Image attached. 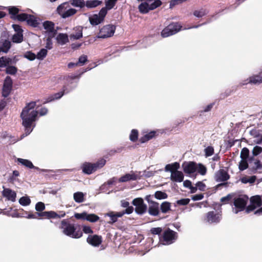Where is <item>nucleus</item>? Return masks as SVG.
<instances>
[{
	"mask_svg": "<svg viewBox=\"0 0 262 262\" xmlns=\"http://www.w3.org/2000/svg\"><path fill=\"white\" fill-rule=\"evenodd\" d=\"M35 106V102L28 103L23 108L20 114V118L23 120L22 125L25 127L26 136L32 131V125L35 121L38 115V112L34 110Z\"/></svg>",
	"mask_w": 262,
	"mask_h": 262,
	"instance_id": "obj_1",
	"label": "nucleus"
},
{
	"mask_svg": "<svg viewBox=\"0 0 262 262\" xmlns=\"http://www.w3.org/2000/svg\"><path fill=\"white\" fill-rule=\"evenodd\" d=\"M59 228L62 230L63 234L73 238H78L83 235L80 228L76 230L74 225L70 224L67 220L61 221Z\"/></svg>",
	"mask_w": 262,
	"mask_h": 262,
	"instance_id": "obj_2",
	"label": "nucleus"
},
{
	"mask_svg": "<svg viewBox=\"0 0 262 262\" xmlns=\"http://www.w3.org/2000/svg\"><path fill=\"white\" fill-rule=\"evenodd\" d=\"M105 163L106 160L102 158L94 163L85 162L82 165L81 168L83 173L90 174L96 171L97 169L103 167Z\"/></svg>",
	"mask_w": 262,
	"mask_h": 262,
	"instance_id": "obj_3",
	"label": "nucleus"
},
{
	"mask_svg": "<svg viewBox=\"0 0 262 262\" xmlns=\"http://www.w3.org/2000/svg\"><path fill=\"white\" fill-rule=\"evenodd\" d=\"M57 12L62 18H66L75 15L77 10L70 8L69 3L65 2L58 6Z\"/></svg>",
	"mask_w": 262,
	"mask_h": 262,
	"instance_id": "obj_4",
	"label": "nucleus"
},
{
	"mask_svg": "<svg viewBox=\"0 0 262 262\" xmlns=\"http://www.w3.org/2000/svg\"><path fill=\"white\" fill-rule=\"evenodd\" d=\"M248 200L249 198L247 195H239L238 197L234 198L233 205L235 208L233 209V212L237 214L239 212L245 210Z\"/></svg>",
	"mask_w": 262,
	"mask_h": 262,
	"instance_id": "obj_5",
	"label": "nucleus"
},
{
	"mask_svg": "<svg viewBox=\"0 0 262 262\" xmlns=\"http://www.w3.org/2000/svg\"><path fill=\"white\" fill-rule=\"evenodd\" d=\"M182 26L178 22H172L166 26L161 32L163 37H167L179 32Z\"/></svg>",
	"mask_w": 262,
	"mask_h": 262,
	"instance_id": "obj_6",
	"label": "nucleus"
},
{
	"mask_svg": "<svg viewBox=\"0 0 262 262\" xmlns=\"http://www.w3.org/2000/svg\"><path fill=\"white\" fill-rule=\"evenodd\" d=\"M178 238V233L169 228L165 230L159 238L164 245H169L174 242Z\"/></svg>",
	"mask_w": 262,
	"mask_h": 262,
	"instance_id": "obj_7",
	"label": "nucleus"
},
{
	"mask_svg": "<svg viewBox=\"0 0 262 262\" xmlns=\"http://www.w3.org/2000/svg\"><path fill=\"white\" fill-rule=\"evenodd\" d=\"M132 204L135 206V211L137 214L142 215L146 212L147 206L142 198L134 199L132 201Z\"/></svg>",
	"mask_w": 262,
	"mask_h": 262,
	"instance_id": "obj_8",
	"label": "nucleus"
},
{
	"mask_svg": "<svg viewBox=\"0 0 262 262\" xmlns=\"http://www.w3.org/2000/svg\"><path fill=\"white\" fill-rule=\"evenodd\" d=\"M116 26L113 25H107L103 26L99 31L98 37L105 38L112 36L115 31Z\"/></svg>",
	"mask_w": 262,
	"mask_h": 262,
	"instance_id": "obj_9",
	"label": "nucleus"
},
{
	"mask_svg": "<svg viewBox=\"0 0 262 262\" xmlns=\"http://www.w3.org/2000/svg\"><path fill=\"white\" fill-rule=\"evenodd\" d=\"M13 81L12 78L7 76L4 82L3 86L2 89V96L6 98L10 94L12 90Z\"/></svg>",
	"mask_w": 262,
	"mask_h": 262,
	"instance_id": "obj_10",
	"label": "nucleus"
},
{
	"mask_svg": "<svg viewBox=\"0 0 262 262\" xmlns=\"http://www.w3.org/2000/svg\"><path fill=\"white\" fill-rule=\"evenodd\" d=\"M197 163L193 161L184 162L182 164L184 172L188 174L194 173L197 170Z\"/></svg>",
	"mask_w": 262,
	"mask_h": 262,
	"instance_id": "obj_11",
	"label": "nucleus"
},
{
	"mask_svg": "<svg viewBox=\"0 0 262 262\" xmlns=\"http://www.w3.org/2000/svg\"><path fill=\"white\" fill-rule=\"evenodd\" d=\"M205 220L210 224L217 223L220 221V214L214 211H209L206 214Z\"/></svg>",
	"mask_w": 262,
	"mask_h": 262,
	"instance_id": "obj_12",
	"label": "nucleus"
},
{
	"mask_svg": "<svg viewBox=\"0 0 262 262\" xmlns=\"http://www.w3.org/2000/svg\"><path fill=\"white\" fill-rule=\"evenodd\" d=\"M4 190L2 191V195L7 200L14 202L16 201V193L10 188H6L3 186Z\"/></svg>",
	"mask_w": 262,
	"mask_h": 262,
	"instance_id": "obj_13",
	"label": "nucleus"
},
{
	"mask_svg": "<svg viewBox=\"0 0 262 262\" xmlns=\"http://www.w3.org/2000/svg\"><path fill=\"white\" fill-rule=\"evenodd\" d=\"M140 178L139 174L132 171L130 173H126L119 179V182H126L129 181H135Z\"/></svg>",
	"mask_w": 262,
	"mask_h": 262,
	"instance_id": "obj_14",
	"label": "nucleus"
},
{
	"mask_svg": "<svg viewBox=\"0 0 262 262\" xmlns=\"http://www.w3.org/2000/svg\"><path fill=\"white\" fill-rule=\"evenodd\" d=\"M87 242L95 247H97L99 246L102 242V236L100 235H89L86 239Z\"/></svg>",
	"mask_w": 262,
	"mask_h": 262,
	"instance_id": "obj_15",
	"label": "nucleus"
},
{
	"mask_svg": "<svg viewBox=\"0 0 262 262\" xmlns=\"http://www.w3.org/2000/svg\"><path fill=\"white\" fill-rule=\"evenodd\" d=\"M147 211L151 216H158L160 214L159 203L157 202H152L149 205Z\"/></svg>",
	"mask_w": 262,
	"mask_h": 262,
	"instance_id": "obj_16",
	"label": "nucleus"
},
{
	"mask_svg": "<svg viewBox=\"0 0 262 262\" xmlns=\"http://www.w3.org/2000/svg\"><path fill=\"white\" fill-rule=\"evenodd\" d=\"M230 175L227 171L223 169H220L215 174V179L217 182H225L230 179Z\"/></svg>",
	"mask_w": 262,
	"mask_h": 262,
	"instance_id": "obj_17",
	"label": "nucleus"
},
{
	"mask_svg": "<svg viewBox=\"0 0 262 262\" xmlns=\"http://www.w3.org/2000/svg\"><path fill=\"white\" fill-rule=\"evenodd\" d=\"M248 161L250 164L252 161H254L253 165L251 168V170L253 173H256L258 170L262 169V163L258 159H255L253 157H251L249 158Z\"/></svg>",
	"mask_w": 262,
	"mask_h": 262,
	"instance_id": "obj_18",
	"label": "nucleus"
},
{
	"mask_svg": "<svg viewBox=\"0 0 262 262\" xmlns=\"http://www.w3.org/2000/svg\"><path fill=\"white\" fill-rule=\"evenodd\" d=\"M51 213L47 212L44 211L42 212H35V213H29L27 217L28 219H46V217H52L51 216Z\"/></svg>",
	"mask_w": 262,
	"mask_h": 262,
	"instance_id": "obj_19",
	"label": "nucleus"
},
{
	"mask_svg": "<svg viewBox=\"0 0 262 262\" xmlns=\"http://www.w3.org/2000/svg\"><path fill=\"white\" fill-rule=\"evenodd\" d=\"M170 179L173 182H182L184 180V174L181 171H176L171 173Z\"/></svg>",
	"mask_w": 262,
	"mask_h": 262,
	"instance_id": "obj_20",
	"label": "nucleus"
},
{
	"mask_svg": "<svg viewBox=\"0 0 262 262\" xmlns=\"http://www.w3.org/2000/svg\"><path fill=\"white\" fill-rule=\"evenodd\" d=\"M55 24L53 22L46 20L43 23L44 29L49 33H53L54 35L56 34V31L54 29Z\"/></svg>",
	"mask_w": 262,
	"mask_h": 262,
	"instance_id": "obj_21",
	"label": "nucleus"
},
{
	"mask_svg": "<svg viewBox=\"0 0 262 262\" xmlns=\"http://www.w3.org/2000/svg\"><path fill=\"white\" fill-rule=\"evenodd\" d=\"M248 83L254 84H258L262 83V71L259 72L258 74L250 77Z\"/></svg>",
	"mask_w": 262,
	"mask_h": 262,
	"instance_id": "obj_22",
	"label": "nucleus"
},
{
	"mask_svg": "<svg viewBox=\"0 0 262 262\" xmlns=\"http://www.w3.org/2000/svg\"><path fill=\"white\" fill-rule=\"evenodd\" d=\"M17 161L27 168L30 169L34 168L38 170H39L38 167L34 166L32 162L29 160L17 158Z\"/></svg>",
	"mask_w": 262,
	"mask_h": 262,
	"instance_id": "obj_23",
	"label": "nucleus"
},
{
	"mask_svg": "<svg viewBox=\"0 0 262 262\" xmlns=\"http://www.w3.org/2000/svg\"><path fill=\"white\" fill-rule=\"evenodd\" d=\"M179 168V163L176 162L171 164H168L166 165L165 167V170L166 171H169L172 173V172H175L176 171H178Z\"/></svg>",
	"mask_w": 262,
	"mask_h": 262,
	"instance_id": "obj_24",
	"label": "nucleus"
},
{
	"mask_svg": "<svg viewBox=\"0 0 262 262\" xmlns=\"http://www.w3.org/2000/svg\"><path fill=\"white\" fill-rule=\"evenodd\" d=\"M82 29L83 28L81 26L75 27L74 29V30L75 31V33L74 34H72L70 35L71 39H79L80 38L82 37Z\"/></svg>",
	"mask_w": 262,
	"mask_h": 262,
	"instance_id": "obj_25",
	"label": "nucleus"
},
{
	"mask_svg": "<svg viewBox=\"0 0 262 262\" xmlns=\"http://www.w3.org/2000/svg\"><path fill=\"white\" fill-rule=\"evenodd\" d=\"M250 203L252 204L256 208L259 207L262 205V200L261 196L256 195L252 196L250 199Z\"/></svg>",
	"mask_w": 262,
	"mask_h": 262,
	"instance_id": "obj_26",
	"label": "nucleus"
},
{
	"mask_svg": "<svg viewBox=\"0 0 262 262\" xmlns=\"http://www.w3.org/2000/svg\"><path fill=\"white\" fill-rule=\"evenodd\" d=\"M171 203L167 201L162 202L160 207V211L163 213H167L171 210Z\"/></svg>",
	"mask_w": 262,
	"mask_h": 262,
	"instance_id": "obj_27",
	"label": "nucleus"
},
{
	"mask_svg": "<svg viewBox=\"0 0 262 262\" xmlns=\"http://www.w3.org/2000/svg\"><path fill=\"white\" fill-rule=\"evenodd\" d=\"M27 23L29 26L33 27H37L38 26L39 23L38 22L37 18L33 15L29 14Z\"/></svg>",
	"mask_w": 262,
	"mask_h": 262,
	"instance_id": "obj_28",
	"label": "nucleus"
},
{
	"mask_svg": "<svg viewBox=\"0 0 262 262\" xmlns=\"http://www.w3.org/2000/svg\"><path fill=\"white\" fill-rule=\"evenodd\" d=\"M156 132L155 131H151L148 133L146 134L143 137H141L140 139V142L141 143H145L156 136Z\"/></svg>",
	"mask_w": 262,
	"mask_h": 262,
	"instance_id": "obj_29",
	"label": "nucleus"
},
{
	"mask_svg": "<svg viewBox=\"0 0 262 262\" xmlns=\"http://www.w3.org/2000/svg\"><path fill=\"white\" fill-rule=\"evenodd\" d=\"M64 89L60 92L56 93L54 94V95L50 96L43 103V104L50 102L53 100H54L55 99H60L64 94Z\"/></svg>",
	"mask_w": 262,
	"mask_h": 262,
	"instance_id": "obj_30",
	"label": "nucleus"
},
{
	"mask_svg": "<svg viewBox=\"0 0 262 262\" xmlns=\"http://www.w3.org/2000/svg\"><path fill=\"white\" fill-rule=\"evenodd\" d=\"M58 43L63 45L69 42L68 36L67 34L59 33L57 37Z\"/></svg>",
	"mask_w": 262,
	"mask_h": 262,
	"instance_id": "obj_31",
	"label": "nucleus"
},
{
	"mask_svg": "<svg viewBox=\"0 0 262 262\" xmlns=\"http://www.w3.org/2000/svg\"><path fill=\"white\" fill-rule=\"evenodd\" d=\"M2 43V46L0 48L2 52L6 53H8L11 47V41L8 39H5Z\"/></svg>",
	"mask_w": 262,
	"mask_h": 262,
	"instance_id": "obj_32",
	"label": "nucleus"
},
{
	"mask_svg": "<svg viewBox=\"0 0 262 262\" xmlns=\"http://www.w3.org/2000/svg\"><path fill=\"white\" fill-rule=\"evenodd\" d=\"M12 59L6 56H2L0 58V68L8 66L12 63Z\"/></svg>",
	"mask_w": 262,
	"mask_h": 262,
	"instance_id": "obj_33",
	"label": "nucleus"
},
{
	"mask_svg": "<svg viewBox=\"0 0 262 262\" xmlns=\"http://www.w3.org/2000/svg\"><path fill=\"white\" fill-rule=\"evenodd\" d=\"M139 11L142 14L147 13L149 9V5L147 2L142 3L138 7Z\"/></svg>",
	"mask_w": 262,
	"mask_h": 262,
	"instance_id": "obj_34",
	"label": "nucleus"
},
{
	"mask_svg": "<svg viewBox=\"0 0 262 262\" xmlns=\"http://www.w3.org/2000/svg\"><path fill=\"white\" fill-rule=\"evenodd\" d=\"M68 3L74 7L83 8L85 7L84 0H70Z\"/></svg>",
	"mask_w": 262,
	"mask_h": 262,
	"instance_id": "obj_35",
	"label": "nucleus"
},
{
	"mask_svg": "<svg viewBox=\"0 0 262 262\" xmlns=\"http://www.w3.org/2000/svg\"><path fill=\"white\" fill-rule=\"evenodd\" d=\"M101 1L99 0H90L85 2V6L88 8H95L100 5Z\"/></svg>",
	"mask_w": 262,
	"mask_h": 262,
	"instance_id": "obj_36",
	"label": "nucleus"
},
{
	"mask_svg": "<svg viewBox=\"0 0 262 262\" xmlns=\"http://www.w3.org/2000/svg\"><path fill=\"white\" fill-rule=\"evenodd\" d=\"M102 21L98 14H94L92 17H90V23L94 26L100 24Z\"/></svg>",
	"mask_w": 262,
	"mask_h": 262,
	"instance_id": "obj_37",
	"label": "nucleus"
},
{
	"mask_svg": "<svg viewBox=\"0 0 262 262\" xmlns=\"http://www.w3.org/2000/svg\"><path fill=\"white\" fill-rule=\"evenodd\" d=\"M104 216H108L110 217L111 220L108 222V223L111 225L116 223L118 220L115 215V212L114 211H110L104 214Z\"/></svg>",
	"mask_w": 262,
	"mask_h": 262,
	"instance_id": "obj_38",
	"label": "nucleus"
},
{
	"mask_svg": "<svg viewBox=\"0 0 262 262\" xmlns=\"http://www.w3.org/2000/svg\"><path fill=\"white\" fill-rule=\"evenodd\" d=\"M74 199L77 203H82L84 201V194L81 192H77L74 194Z\"/></svg>",
	"mask_w": 262,
	"mask_h": 262,
	"instance_id": "obj_39",
	"label": "nucleus"
},
{
	"mask_svg": "<svg viewBox=\"0 0 262 262\" xmlns=\"http://www.w3.org/2000/svg\"><path fill=\"white\" fill-rule=\"evenodd\" d=\"M154 196L158 200L166 199L168 197V195L165 192L162 191H157L154 194Z\"/></svg>",
	"mask_w": 262,
	"mask_h": 262,
	"instance_id": "obj_40",
	"label": "nucleus"
},
{
	"mask_svg": "<svg viewBox=\"0 0 262 262\" xmlns=\"http://www.w3.org/2000/svg\"><path fill=\"white\" fill-rule=\"evenodd\" d=\"M9 13L10 14L12 15L11 18L13 19H15L16 16L18 15L19 12V9L16 7L12 6L10 7L8 9Z\"/></svg>",
	"mask_w": 262,
	"mask_h": 262,
	"instance_id": "obj_41",
	"label": "nucleus"
},
{
	"mask_svg": "<svg viewBox=\"0 0 262 262\" xmlns=\"http://www.w3.org/2000/svg\"><path fill=\"white\" fill-rule=\"evenodd\" d=\"M99 220V217L94 213L88 214L86 217V220L91 222L95 223L98 221Z\"/></svg>",
	"mask_w": 262,
	"mask_h": 262,
	"instance_id": "obj_42",
	"label": "nucleus"
},
{
	"mask_svg": "<svg viewBox=\"0 0 262 262\" xmlns=\"http://www.w3.org/2000/svg\"><path fill=\"white\" fill-rule=\"evenodd\" d=\"M12 41L15 43H20L23 40V33H16L14 34L12 38Z\"/></svg>",
	"mask_w": 262,
	"mask_h": 262,
	"instance_id": "obj_43",
	"label": "nucleus"
},
{
	"mask_svg": "<svg viewBox=\"0 0 262 262\" xmlns=\"http://www.w3.org/2000/svg\"><path fill=\"white\" fill-rule=\"evenodd\" d=\"M197 170L200 174L202 176H204L206 174L207 172V168L202 163L197 164Z\"/></svg>",
	"mask_w": 262,
	"mask_h": 262,
	"instance_id": "obj_44",
	"label": "nucleus"
},
{
	"mask_svg": "<svg viewBox=\"0 0 262 262\" xmlns=\"http://www.w3.org/2000/svg\"><path fill=\"white\" fill-rule=\"evenodd\" d=\"M47 50L46 49H41L37 54L36 58L39 60H42L47 55Z\"/></svg>",
	"mask_w": 262,
	"mask_h": 262,
	"instance_id": "obj_45",
	"label": "nucleus"
},
{
	"mask_svg": "<svg viewBox=\"0 0 262 262\" xmlns=\"http://www.w3.org/2000/svg\"><path fill=\"white\" fill-rule=\"evenodd\" d=\"M248 168L247 160L242 159L238 165V168L241 171L246 170Z\"/></svg>",
	"mask_w": 262,
	"mask_h": 262,
	"instance_id": "obj_46",
	"label": "nucleus"
},
{
	"mask_svg": "<svg viewBox=\"0 0 262 262\" xmlns=\"http://www.w3.org/2000/svg\"><path fill=\"white\" fill-rule=\"evenodd\" d=\"M249 156V150L246 148L244 147L242 149L241 152V159L247 160Z\"/></svg>",
	"mask_w": 262,
	"mask_h": 262,
	"instance_id": "obj_47",
	"label": "nucleus"
},
{
	"mask_svg": "<svg viewBox=\"0 0 262 262\" xmlns=\"http://www.w3.org/2000/svg\"><path fill=\"white\" fill-rule=\"evenodd\" d=\"M207 12L205 9L202 8L199 10H195L193 12V15L197 17H202L207 14Z\"/></svg>",
	"mask_w": 262,
	"mask_h": 262,
	"instance_id": "obj_48",
	"label": "nucleus"
},
{
	"mask_svg": "<svg viewBox=\"0 0 262 262\" xmlns=\"http://www.w3.org/2000/svg\"><path fill=\"white\" fill-rule=\"evenodd\" d=\"M138 132L137 129H133L129 135V139L133 142H136L138 140Z\"/></svg>",
	"mask_w": 262,
	"mask_h": 262,
	"instance_id": "obj_49",
	"label": "nucleus"
},
{
	"mask_svg": "<svg viewBox=\"0 0 262 262\" xmlns=\"http://www.w3.org/2000/svg\"><path fill=\"white\" fill-rule=\"evenodd\" d=\"M17 71V69L15 67L12 66H8L6 70V73L10 75H15Z\"/></svg>",
	"mask_w": 262,
	"mask_h": 262,
	"instance_id": "obj_50",
	"label": "nucleus"
},
{
	"mask_svg": "<svg viewBox=\"0 0 262 262\" xmlns=\"http://www.w3.org/2000/svg\"><path fill=\"white\" fill-rule=\"evenodd\" d=\"M19 203L23 206H27L30 204L31 200L27 196H22L20 198Z\"/></svg>",
	"mask_w": 262,
	"mask_h": 262,
	"instance_id": "obj_51",
	"label": "nucleus"
},
{
	"mask_svg": "<svg viewBox=\"0 0 262 262\" xmlns=\"http://www.w3.org/2000/svg\"><path fill=\"white\" fill-rule=\"evenodd\" d=\"M47 212L51 213V216L52 217H46V219H60L61 217H63L65 216V213L61 214L60 215L58 214L56 212L53 211H47Z\"/></svg>",
	"mask_w": 262,
	"mask_h": 262,
	"instance_id": "obj_52",
	"label": "nucleus"
},
{
	"mask_svg": "<svg viewBox=\"0 0 262 262\" xmlns=\"http://www.w3.org/2000/svg\"><path fill=\"white\" fill-rule=\"evenodd\" d=\"M162 4V3L160 0H155L152 3L149 5V9H150V10H153L160 7Z\"/></svg>",
	"mask_w": 262,
	"mask_h": 262,
	"instance_id": "obj_53",
	"label": "nucleus"
},
{
	"mask_svg": "<svg viewBox=\"0 0 262 262\" xmlns=\"http://www.w3.org/2000/svg\"><path fill=\"white\" fill-rule=\"evenodd\" d=\"M29 16V14L26 13H21L18 14L16 16L15 19H17L20 21H26L28 19V17Z\"/></svg>",
	"mask_w": 262,
	"mask_h": 262,
	"instance_id": "obj_54",
	"label": "nucleus"
},
{
	"mask_svg": "<svg viewBox=\"0 0 262 262\" xmlns=\"http://www.w3.org/2000/svg\"><path fill=\"white\" fill-rule=\"evenodd\" d=\"M205 154L206 157L211 156L214 154V148L212 146H209L205 149Z\"/></svg>",
	"mask_w": 262,
	"mask_h": 262,
	"instance_id": "obj_55",
	"label": "nucleus"
},
{
	"mask_svg": "<svg viewBox=\"0 0 262 262\" xmlns=\"http://www.w3.org/2000/svg\"><path fill=\"white\" fill-rule=\"evenodd\" d=\"M88 61V57L86 55H82L78 58L77 62L78 66H83Z\"/></svg>",
	"mask_w": 262,
	"mask_h": 262,
	"instance_id": "obj_56",
	"label": "nucleus"
},
{
	"mask_svg": "<svg viewBox=\"0 0 262 262\" xmlns=\"http://www.w3.org/2000/svg\"><path fill=\"white\" fill-rule=\"evenodd\" d=\"M24 57L30 60H34L36 58V55L31 51H28L24 54Z\"/></svg>",
	"mask_w": 262,
	"mask_h": 262,
	"instance_id": "obj_57",
	"label": "nucleus"
},
{
	"mask_svg": "<svg viewBox=\"0 0 262 262\" xmlns=\"http://www.w3.org/2000/svg\"><path fill=\"white\" fill-rule=\"evenodd\" d=\"M35 209L39 212H42L45 209V204L41 202H39L35 205Z\"/></svg>",
	"mask_w": 262,
	"mask_h": 262,
	"instance_id": "obj_58",
	"label": "nucleus"
},
{
	"mask_svg": "<svg viewBox=\"0 0 262 262\" xmlns=\"http://www.w3.org/2000/svg\"><path fill=\"white\" fill-rule=\"evenodd\" d=\"M86 215H87V213L86 212H83L81 213H75L74 214V217L77 220H86Z\"/></svg>",
	"mask_w": 262,
	"mask_h": 262,
	"instance_id": "obj_59",
	"label": "nucleus"
},
{
	"mask_svg": "<svg viewBox=\"0 0 262 262\" xmlns=\"http://www.w3.org/2000/svg\"><path fill=\"white\" fill-rule=\"evenodd\" d=\"M150 231L153 235H160L162 232V228L161 227L152 228Z\"/></svg>",
	"mask_w": 262,
	"mask_h": 262,
	"instance_id": "obj_60",
	"label": "nucleus"
},
{
	"mask_svg": "<svg viewBox=\"0 0 262 262\" xmlns=\"http://www.w3.org/2000/svg\"><path fill=\"white\" fill-rule=\"evenodd\" d=\"M262 152V147L258 146H255L254 147L252 150V157L256 156L259 155Z\"/></svg>",
	"mask_w": 262,
	"mask_h": 262,
	"instance_id": "obj_61",
	"label": "nucleus"
},
{
	"mask_svg": "<svg viewBox=\"0 0 262 262\" xmlns=\"http://www.w3.org/2000/svg\"><path fill=\"white\" fill-rule=\"evenodd\" d=\"M116 0H108L106 2V8L108 10L112 9L116 5Z\"/></svg>",
	"mask_w": 262,
	"mask_h": 262,
	"instance_id": "obj_62",
	"label": "nucleus"
},
{
	"mask_svg": "<svg viewBox=\"0 0 262 262\" xmlns=\"http://www.w3.org/2000/svg\"><path fill=\"white\" fill-rule=\"evenodd\" d=\"M186 1V0H171L170 2L169 8L171 9L175 6L182 4Z\"/></svg>",
	"mask_w": 262,
	"mask_h": 262,
	"instance_id": "obj_63",
	"label": "nucleus"
},
{
	"mask_svg": "<svg viewBox=\"0 0 262 262\" xmlns=\"http://www.w3.org/2000/svg\"><path fill=\"white\" fill-rule=\"evenodd\" d=\"M190 199L188 198L182 199L177 201V204L178 205H186L189 204Z\"/></svg>",
	"mask_w": 262,
	"mask_h": 262,
	"instance_id": "obj_64",
	"label": "nucleus"
}]
</instances>
